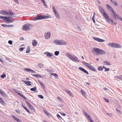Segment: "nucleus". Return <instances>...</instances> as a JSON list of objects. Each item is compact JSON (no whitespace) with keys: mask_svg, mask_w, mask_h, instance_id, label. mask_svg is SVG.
<instances>
[{"mask_svg":"<svg viewBox=\"0 0 122 122\" xmlns=\"http://www.w3.org/2000/svg\"><path fill=\"white\" fill-rule=\"evenodd\" d=\"M92 52L95 55H97V54L103 55L105 54L106 53L105 51L99 48H93Z\"/></svg>","mask_w":122,"mask_h":122,"instance_id":"nucleus-1","label":"nucleus"},{"mask_svg":"<svg viewBox=\"0 0 122 122\" xmlns=\"http://www.w3.org/2000/svg\"><path fill=\"white\" fill-rule=\"evenodd\" d=\"M66 55L67 57H68L72 61L75 62H79V60L75 56L71 55L70 54L68 53H66Z\"/></svg>","mask_w":122,"mask_h":122,"instance_id":"nucleus-2","label":"nucleus"},{"mask_svg":"<svg viewBox=\"0 0 122 122\" xmlns=\"http://www.w3.org/2000/svg\"><path fill=\"white\" fill-rule=\"evenodd\" d=\"M53 42L55 44L59 45H64L67 44L66 41L62 40H55L53 41Z\"/></svg>","mask_w":122,"mask_h":122,"instance_id":"nucleus-3","label":"nucleus"},{"mask_svg":"<svg viewBox=\"0 0 122 122\" xmlns=\"http://www.w3.org/2000/svg\"><path fill=\"white\" fill-rule=\"evenodd\" d=\"M50 16H45V15H41L40 16H38L36 17L34 19V20H42L43 19H46L50 18Z\"/></svg>","mask_w":122,"mask_h":122,"instance_id":"nucleus-4","label":"nucleus"},{"mask_svg":"<svg viewBox=\"0 0 122 122\" xmlns=\"http://www.w3.org/2000/svg\"><path fill=\"white\" fill-rule=\"evenodd\" d=\"M53 9L54 12L55 13V15L56 17V18L58 19H59L60 18V16L59 15L58 12L57 11L56 9L54 6H53Z\"/></svg>","mask_w":122,"mask_h":122,"instance_id":"nucleus-5","label":"nucleus"},{"mask_svg":"<svg viewBox=\"0 0 122 122\" xmlns=\"http://www.w3.org/2000/svg\"><path fill=\"white\" fill-rule=\"evenodd\" d=\"M22 29L24 30H30V28L29 26L25 24L23 26Z\"/></svg>","mask_w":122,"mask_h":122,"instance_id":"nucleus-6","label":"nucleus"},{"mask_svg":"<svg viewBox=\"0 0 122 122\" xmlns=\"http://www.w3.org/2000/svg\"><path fill=\"white\" fill-rule=\"evenodd\" d=\"M0 18L3 20H4L5 21H7V22L9 23L12 22L10 21V19H8V17H3L2 16H0Z\"/></svg>","mask_w":122,"mask_h":122,"instance_id":"nucleus-7","label":"nucleus"},{"mask_svg":"<svg viewBox=\"0 0 122 122\" xmlns=\"http://www.w3.org/2000/svg\"><path fill=\"white\" fill-rule=\"evenodd\" d=\"M0 14L1 15H9L8 11L6 10L5 11L3 10L0 11Z\"/></svg>","mask_w":122,"mask_h":122,"instance_id":"nucleus-8","label":"nucleus"},{"mask_svg":"<svg viewBox=\"0 0 122 122\" xmlns=\"http://www.w3.org/2000/svg\"><path fill=\"white\" fill-rule=\"evenodd\" d=\"M122 47L121 45L113 43L112 47L115 48H121Z\"/></svg>","mask_w":122,"mask_h":122,"instance_id":"nucleus-9","label":"nucleus"},{"mask_svg":"<svg viewBox=\"0 0 122 122\" xmlns=\"http://www.w3.org/2000/svg\"><path fill=\"white\" fill-rule=\"evenodd\" d=\"M107 22L109 23L111 22L112 23V25H116L117 23L116 22H114L113 20L111 19H110L109 18L108 19H107L106 20Z\"/></svg>","mask_w":122,"mask_h":122,"instance_id":"nucleus-10","label":"nucleus"},{"mask_svg":"<svg viewBox=\"0 0 122 122\" xmlns=\"http://www.w3.org/2000/svg\"><path fill=\"white\" fill-rule=\"evenodd\" d=\"M45 38L46 39H49L51 37V33L49 32H47L45 33Z\"/></svg>","mask_w":122,"mask_h":122,"instance_id":"nucleus-11","label":"nucleus"},{"mask_svg":"<svg viewBox=\"0 0 122 122\" xmlns=\"http://www.w3.org/2000/svg\"><path fill=\"white\" fill-rule=\"evenodd\" d=\"M111 11L113 13V14L115 18H114L115 19H116L117 18H118L119 16L115 12H114V11L113 10V9Z\"/></svg>","mask_w":122,"mask_h":122,"instance_id":"nucleus-12","label":"nucleus"},{"mask_svg":"<svg viewBox=\"0 0 122 122\" xmlns=\"http://www.w3.org/2000/svg\"><path fill=\"white\" fill-rule=\"evenodd\" d=\"M24 70L27 72H29L30 73H35V72L33 70L29 68H25Z\"/></svg>","mask_w":122,"mask_h":122,"instance_id":"nucleus-13","label":"nucleus"},{"mask_svg":"<svg viewBox=\"0 0 122 122\" xmlns=\"http://www.w3.org/2000/svg\"><path fill=\"white\" fill-rule=\"evenodd\" d=\"M93 39L96 41H97L99 42H103L105 41L104 40L98 38H97L95 37H93Z\"/></svg>","mask_w":122,"mask_h":122,"instance_id":"nucleus-14","label":"nucleus"},{"mask_svg":"<svg viewBox=\"0 0 122 122\" xmlns=\"http://www.w3.org/2000/svg\"><path fill=\"white\" fill-rule=\"evenodd\" d=\"M83 63L85 66H86L88 69L90 66H91V65H90L88 63L86 62H83Z\"/></svg>","mask_w":122,"mask_h":122,"instance_id":"nucleus-15","label":"nucleus"},{"mask_svg":"<svg viewBox=\"0 0 122 122\" xmlns=\"http://www.w3.org/2000/svg\"><path fill=\"white\" fill-rule=\"evenodd\" d=\"M22 81L25 84L28 85L29 86H30L31 85V84H30L31 83H32L30 81H25L23 80H22Z\"/></svg>","mask_w":122,"mask_h":122,"instance_id":"nucleus-16","label":"nucleus"},{"mask_svg":"<svg viewBox=\"0 0 122 122\" xmlns=\"http://www.w3.org/2000/svg\"><path fill=\"white\" fill-rule=\"evenodd\" d=\"M32 43L33 46H36L37 44V42L35 40H34L32 41Z\"/></svg>","mask_w":122,"mask_h":122,"instance_id":"nucleus-17","label":"nucleus"},{"mask_svg":"<svg viewBox=\"0 0 122 122\" xmlns=\"http://www.w3.org/2000/svg\"><path fill=\"white\" fill-rule=\"evenodd\" d=\"M1 25L2 26H3L4 27H12L13 26V25H7L2 24Z\"/></svg>","mask_w":122,"mask_h":122,"instance_id":"nucleus-18","label":"nucleus"},{"mask_svg":"<svg viewBox=\"0 0 122 122\" xmlns=\"http://www.w3.org/2000/svg\"><path fill=\"white\" fill-rule=\"evenodd\" d=\"M103 63L105 65H111V64L110 62L108 61H104L103 62Z\"/></svg>","mask_w":122,"mask_h":122,"instance_id":"nucleus-19","label":"nucleus"},{"mask_svg":"<svg viewBox=\"0 0 122 122\" xmlns=\"http://www.w3.org/2000/svg\"><path fill=\"white\" fill-rule=\"evenodd\" d=\"M103 14V16L104 17L106 20L107 19H108L109 18L107 14L105 12Z\"/></svg>","mask_w":122,"mask_h":122,"instance_id":"nucleus-20","label":"nucleus"},{"mask_svg":"<svg viewBox=\"0 0 122 122\" xmlns=\"http://www.w3.org/2000/svg\"><path fill=\"white\" fill-rule=\"evenodd\" d=\"M46 55L47 56L49 57H50L52 56L53 54L52 53H50L49 52H46Z\"/></svg>","mask_w":122,"mask_h":122,"instance_id":"nucleus-21","label":"nucleus"},{"mask_svg":"<svg viewBox=\"0 0 122 122\" xmlns=\"http://www.w3.org/2000/svg\"><path fill=\"white\" fill-rule=\"evenodd\" d=\"M99 10L103 14L105 12L104 9L101 6L99 7Z\"/></svg>","mask_w":122,"mask_h":122,"instance_id":"nucleus-22","label":"nucleus"},{"mask_svg":"<svg viewBox=\"0 0 122 122\" xmlns=\"http://www.w3.org/2000/svg\"><path fill=\"white\" fill-rule=\"evenodd\" d=\"M32 76L34 77H36L38 78H42V77L41 76H40L38 74H33L32 75Z\"/></svg>","mask_w":122,"mask_h":122,"instance_id":"nucleus-23","label":"nucleus"},{"mask_svg":"<svg viewBox=\"0 0 122 122\" xmlns=\"http://www.w3.org/2000/svg\"><path fill=\"white\" fill-rule=\"evenodd\" d=\"M89 69L93 71H95L96 70L95 68L92 66H90Z\"/></svg>","mask_w":122,"mask_h":122,"instance_id":"nucleus-24","label":"nucleus"},{"mask_svg":"<svg viewBox=\"0 0 122 122\" xmlns=\"http://www.w3.org/2000/svg\"><path fill=\"white\" fill-rule=\"evenodd\" d=\"M0 102L2 105H4L5 104V102L0 97Z\"/></svg>","mask_w":122,"mask_h":122,"instance_id":"nucleus-25","label":"nucleus"},{"mask_svg":"<svg viewBox=\"0 0 122 122\" xmlns=\"http://www.w3.org/2000/svg\"><path fill=\"white\" fill-rule=\"evenodd\" d=\"M66 92H67L68 94H69L71 96L73 97V96L72 94L71 93V92L69 90H66Z\"/></svg>","mask_w":122,"mask_h":122,"instance_id":"nucleus-26","label":"nucleus"},{"mask_svg":"<svg viewBox=\"0 0 122 122\" xmlns=\"http://www.w3.org/2000/svg\"><path fill=\"white\" fill-rule=\"evenodd\" d=\"M84 113L86 116L88 118V119L91 117H90L89 116V115L88 114L87 112H86L85 111L84 112Z\"/></svg>","mask_w":122,"mask_h":122,"instance_id":"nucleus-27","label":"nucleus"},{"mask_svg":"<svg viewBox=\"0 0 122 122\" xmlns=\"http://www.w3.org/2000/svg\"><path fill=\"white\" fill-rule=\"evenodd\" d=\"M19 95L20 97H21L25 99V100H27V99L26 98V97H25V96L24 95H23L22 94H21V93H19Z\"/></svg>","mask_w":122,"mask_h":122,"instance_id":"nucleus-28","label":"nucleus"},{"mask_svg":"<svg viewBox=\"0 0 122 122\" xmlns=\"http://www.w3.org/2000/svg\"><path fill=\"white\" fill-rule=\"evenodd\" d=\"M0 94L4 97H6L7 96V94L3 91H2Z\"/></svg>","mask_w":122,"mask_h":122,"instance_id":"nucleus-29","label":"nucleus"},{"mask_svg":"<svg viewBox=\"0 0 122 122\" xmlns=\"http://www.w3.org/2000/svg\"><path fill=\"white\" fill-rule=\"evenodd\" d=\"M9 15H13L14 14L12 12L11 10L9 9Z\"/></svg>","mask_w":122,"mask_h":122,"instance_id":"nucleus-30","label":"nucleus"},{"mask_svg":"<svg viewBox=\"0 0 122 122\" xmlns=\"http://www.w3.org/2000/svg\"><path fill=\"white\" fill-rule=\"evenodd\" d=\"M28 49H27L26 51V53H29L30 52V47L29 46H28Z\"/></svg>","mask_w":122,"mask_h":122,"instance_id":"nucleus-31","label":"nucleus"},{"mask_svg":"<svg viewBox=\"0 0 122 122\" xmlns=\"http://www.w3.org/2000/svg\"><path fill=\"white\" fill-rule=\"evenodd\" d=\"M36 86L34 87L31 88L30 89V90L32 91H36Z\"/></svg>","mask_w":122,"mask_h":122,"instance_id":"nucleus-32","label":"nucleus"},{"mask_svg":"<svg viewBox=\"0 0 122 122\" xmlns=\"http://www.w3.org/2000/svg\"><path fill=\"white\" fill-rule=\"evenodd\" d=\"M24 108L25 110L28 113L30 114L31 113V112L28 110L26 107H24Z\"/></svg>","mask_w":122,"mask_h":122,"instance_id":"nucleus-33","label":"nucleus"},{"mask_svg":"<svg viewBox=\"0 0 122 122\" xmlns=\"http://www.w3.org/2000/svg\"><path fill=\"white\" fill-rule=\"evenodd\" d=\"M98 69L99 70L102 71L103 70V69L102 66H101L98 67Z\"/></svg>","mask_w":122,"mask_h":122,"instance_id":"nucleus-34","label":"nucleus"},{"mask_svg":"<svg viewBox=\"0 0 122 122\" xmlns=\"http://www.w3.org/2000/svg\"><path fill=\"white\" fill-rule=\"evenodd\" d=\"M81 93L83 94V96H85V95H86V94L85 93V92L83 90H81Z\"/></svg>","mask_w":122,"mask_h":122,"instance_id":"nucleus-35","label":"nucleus"},{"mask_svg":"<svg viewBox=\"0 0 122 122\" xmlns=\"http://www.w3.org/2000/svg\"><path fill=\"white\" fill-rule=\"evenodd\" d=\"M12 116L14 118V120L16 121L19 119L17 117L13 115H12Z\"/></svg>","mask_w":122,"mask_h":122,"instance_id":"nucleus-36","label":"nucleus"},{"mask_svg":"<svg viewBox=\"0 0 122 122\" xmlns=\"http://www.w3.org/2000/svg\"><path fill=\"white\" fill-rule=\"evenodd\" d=\"M50 74L51 75L54 76L55 77H57L58 76V75L57 74L54 73H51Z\"/></svg>","mask_w":122,"mask_h":122,"instance_id":"nucleus-37","label":"nucleus"},{"mask_svg":"<svg viewBox=\"0 0 122 122\" xmlns=\"http://www.w3.org/2000/svg\"><path fill=\"white\" fill-rule=\"evenodd\" d=\"M113 43H109L108 44V46H111L112 47V46H113Z\"/></svg>","mask_w":122,"mask_h":122,"instance_id":"nucleus-38","label":"nucleus"},{"mask_svg":"<svg viewBox=\"0 0 122 122\" xmlns=\"http://www.w3.org/2000/svg\"><path fill=\"white\" fill-rule=\"evenodd\" d=\"M59 52L58 51H56L55 52V54L56 56H58L59 54Z\"/></svg>","mask_w":122,"mask_h":122,"instance_id":"nucleus-39","label":"nucleus"},{"mask_svg":"<svg viewBox=\"0 0 122 122\" xmlns=\"http://www.w3.org/2000/svg\"><path fill=\"white\" fill-rule=\"evenodd\" d=\"M117 78H118V79H121L122 78V77H121V76H117L115 77H114V79H116Z\"/></svg>","mask_w":122,"mask_h":122,"instance_id":"nucleus-40","label":"nucleus"},{"mask_svg":"<svg viewBox=\"0 0 122 122\" xmlns=\"http://www.w3.org/2000/svg\"><path fill=\"white\" fill-rule=\"evenodd\" d=\"M6 76V75L5 73L2 74L1 76V77L2 78H4Z\"/></svg>","mask_w":122,"mask_h":122,"instance_id":"nucleus-41","label":"nucleus"},{"mask_svg":"<svg viewBox=\"0 0 122 122\" xmlns=\"http://www.w3.org/2000/svg\"><path fill=\"white\" fill-rule=\"evenodd\" d=\"M38 97L41 99H43L44 98L43 96L41 95H38Z\"/></svg>","mask_w":122,"mask_h":122,"instance_id":"nucleus-42","label":"nucleus"},{"mask_svg":"<svg viewBox=\"0 0 122 122\" xmlns=\"http://www.w3.org/2000/svg\"><path fill=\"white\" fill-rule=\"evenodd\" d=\"M29 107L32 110H34V107L31 105H30Z\"/></svg>","mask_w":122,"mask_h":122,"instance_id":"nucleus-43","label":"nucleus"},{"mask_svg":"<svg viewBox=\"0 0 122 122\" xmlns=\"http://www.w3.org/2000/svg\"><path fill=\"white\" fill-rule=\"evenodd\" d=\"M106 6L108 9L109 8L111 9L112 8V7L108 4L106 5Z\"/></svg>","mask_w":122,"mask_h":122,"instance_id":"nucleus-44","label":"nucleus"},{"mask_svg":"<svg viewBox=\"0 0 122 122\" xmlns=\"http://www.w3.org/2000/svg\"><path fill=\"white\" fill-rule=\"evenodd\" d=\"M85 73L87 74H88L89 73L88 72L86 71V70H85L84 69V70L83 71Z\"/></svg>","mask_w":122,"mask_h":122,"instance_id":"nucleus-45","label":"nucleus"},{"mask_svg":"<svg viewBox=\"0 0 122 122\" xmlns=\"http://www.w3.org/2000/svg\"><path fill=\"white\" fill-rule=\"evenodd\" d=\"M116 110L117 112L119 114H121V112L118 109H116Z\"/></svg>","mask_w":122,"mask_h":122,"instance_id":"nucleus-46","label":"nucleus"},{"mask_svg":"<svg viewBox=\"0 0 122 122\" xmlns=\"http://www.w3.org/2000/svg\"><path fill=\"white\" fill-rule=\"evenodd\" d=\"M57 117L59 118V119H60V118L62 119V118L59 114H57Z\"/></svg>","mask_w":122,"mask_h":122,"instance_id":"nucleus-47","label":"nucleus"},{"mask_svg":"<svg viewBox=\"0 0 122 122\" xmlns=\"http://www.w3.org/2000/svg\"><path fill=\"white\" fill-rule=\"evenodd\" d=\"M104 100H105V102H107L108 103L109 102V101L108 99H106V98H104Z\"/></svg>","mask_w":122,"mask_h":122,"instance_id":"nucleus-48","label":"nucleus"},{"mask_svg":"<svg viewBox=\"0 0 122 122\" xmlns=\"http://www.w3.org/2000/svg\"><path fill=\"white\" fill-rule=\"evenodd\" d=\"M79 69L83 71L84 69L81 67H79Z\"/></svg>","mask_w":122,"mask_h":122,"instance_id":"nucleus-49","label":"nucleus"},{"mask_svg":"<svg viewBox=\"0 0 122 122\" xmlns=\"http://www.w3.org/2000/svg\"><path fill=\"white\" fill-rule=\"evenodd\" d=\"M43 3L44 5H45V7H47V8L48 7V6H47V5L46 4L45 1L43 2Z\"/></svg>","mask_w":122,"mask_h":122,"instance_id":"nucleus-50","label":"nucleus"},{"mask_svg":"<svg viewBox=\"0 0 122 122\" xmlns=\"http://www.w3.org/2000/svg\"><path fill=\"white\" fill-rule=\"evenodd\" d=\"M44 111L45 113L47 115H49V114L47 112V111H46L45 110H44Z\"/></svg>","mask_w":122,"mask_h":122,"instance_id":"nucleus-51","label":"nucleus"},{"mask_svg":"<svg viewBox=\"0 0 122 122\" xmlns=\"http://www.w3.org/2000/svg\"><path fill=\"white\" fill-rule=\"evenodd\" d=\"M26 104L29 107L31 105L28 102L26 101Z\"/></svg>","mask_w":122,"mask_h":122,"instance_id":"nucleus-52","label":"nucleus"},{"mask_svg":"<svg viewBox=\"0 0 122 122\" xmlns=\"http://www.w3.org/2000/svg\"><path fill=\"white\" fill-rule=\"evenodd\" d=\"M39 82L40 84L41 85H42L43 86V87H44V85L41 82V81H39Z\"/></svg>","mask_w":122,"mask_h":122,"instance_id":"nucleus-53","label":"nucleus"},{"mask_svg":"<svg viewBox=\"0 0 122 122\" xmlns=\"http://www.w3.org/2000/svg\"><path fill=\"white\" fill-rule=\"evenodd\" d=\"M8 43L11 45L12 44V41H11L10 40L8 41Z\"/></svg>","mask_w":122,"mask_h":122,"instance_id":"nucleus-54","label":"nucleus"},{"mask_svg":"<svg viewBox=\"0 0 122 122\" xmlns=\"http://www.w3.org/2000/svg\"><path fill=\"white\" fill-rule=\"evenodd\" d=\"M109 68H105V71H109Z\"/></svg>","mask_w":122,"mask_h":122,"instance_id":"nucleus-55","label":"nucleus"},{"mask_svg":"<svg viewBox=\"0 0 122 122\" xmlns=\"http://www.w3.org/2000/svg\"><path fill=\"white\" fill-rule=\"evenodd\" d=\"M113 3L115 5L117 6V5H118L117 4V2L116 1H115V2H114Z\"/></svg>","mask_w":122,"mask_h":122,"instance_id":"nucleus-56","label":"nucleus"},{"mask_svg":"<svg viewBox=\"0 0 122 122\" xmlns=\"http://www.w3.org/2000/svg\"><path fill=\"white\" fill-rule=\"evenodd\" d=\"M58 99L60 102H61L62 101V100L61 98L58 97Z\"/></svg>","mask_w":122,"mask_h":122,"instance_id":"nucleus-57","label":"nucleus"},{"mask_svg":"<svg viewBox=\"0 0 122 122\" xmlns=\"http://www.w3.org/2000/svg\"><path fill=\"white\" fill-rule=\"evenodd\" d=\"M90 122H94L92 119H91V117L90 118H89V119H88Z\"/></svg>","mask_w":122,"mask_h":122,"instance_id":"nucleus-58","label":"nucleus"},{"mask_svg":"<svg viewBox=\"0 0 122 122\" xmlns=\"http://www.w3.org/2000/svg\"><path fill=\"white\" fill-rule=\"evenodd\" d=\"M24 48L23 47H21L20 48L19 50L20 51H22L24 50Z\"/></svg>","mask_w":122,"mask_h":122,"instance_id":"nucleus-59","label":"nucleus"},{"mask_svg":"<svg viewBox=\"0 0 122 122\" xmlns=\"http://www.w3.org/2000/svg\"><path fill=\"white\" fill-rule=\"evenodd\" d=\"M78 30L80 31H81V28L79 26L78 27Z\"/></svg>","mask_w":122,"mask_h":122,"instance_id":"nucleus-60","label":"nucleus"},{"mask_svg":"<svg viewBox=\"0 0 122 122\" xmlns=\"http://www.w3.org/2000/svg\"><path fill=\"white\" fill-rule=\"evenodd\" d=\"M8 19H10V20L12 19L13 18L12 17H11V16H8Z\"/></svg>","mask_w":122,"mask_h":122,"instance_id":"nucleus-61","label":"nucleus"},{"mask_svg":"<svg viewBox=\"0 0 122 122\" xmlns=\"http://www.w3.org/2000/svg\"><path fill=\"white\" fill-rule=\"evenodd\" d=\"M120 20L122 21V18L121 17L119 16V18H118Z\"/></svg>","mask_w":122,"mask_h":122,"instance_id":"nucleus-62","label":"nucleus"},{"mask_svg":"<svg viewBox=\"0 0 122 122\" xmlns=\"http://www.w3.org/2000/svg\"><path fill=\"white\" fill-rule=\"evenodd\" d=\"M61 114L63 116H65L66 115V114L65 113H61Z\"/></svg>","mask_w":122,"mask_h":122,"instance_id":"nucleus-63","label":"nucleus"},{"mask_svg":"<svg viewBox=\"0 0 122 122\" xmlns=\"http://www.w3.org/2000/svg\"><path fill=\"white\" fill-rule=\"evenodd\" d=\"M17 122H22L19 119L17 120Z\"/></svg>","mask_w":122,"mask_h":122,"instance_id":"nucleus-64","label":"nucleus"}]
</instances>
